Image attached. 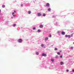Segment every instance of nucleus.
I'll return each instance as SVG.
<instances>
[{
  "label": "nucleus",
  "instance_id": "4be33fe9",
  "mask_svg": "<svg viewBox=\"0 0 74 74\" xmlns=\"http://www.w3.org/2000/svg\"><path fill=\"white\" fill-rule=\"evenodd\" d=\"M54 50H55V51H57L58 50V49L56 48H55L54 49Z\"/></svg>",
  "mask_w": 74,
  "mask_h": 74
},
{
  "label": "nucleus",
  "instance_id": "72a5a7b5",
  "mask_svg": "<svg viewBox=\"0 0 74 74\" xmlns=\"http://www.w3.org/2000/svg\"><path fill=\"white\" fill-rule=\"evenodd\" d=\"M1 9H0V14L1 13Z\"/></svg>",
  "mask_w": 74,
  "mask_h": 74
},
{
  "label": "nucleus",
  "instance_id": "dca6fc26",
  "mask_svg": "<svg viewBox=\"0 0 74 74\" xmlns=\"http://www.w3.org/2000/svg\"><path fill=\"white\" fill-rule=\"evenodd\" d=\"M36 55H39V53L38 52H36Z\"/></svg>",
  "mask_w": 74,
  "mask_h": 74
},
{
  "label": "nucleus",
  "instance_id": "c756f323",
  "mask_svg": "<svg viewBox=\"0 0 74 74\" xmlns=\"http://www.w3.org/2000/svg\"><path fill=\"white\" fill-rule=\"evenodd\" d=\"M23 4H21V7H23Z\"/></svg>",
  "mask_w": 74,
  "mask_h": 74
},
{
  "label": "nucleus",
  "instance_id": "aec40b11",
  "mask_svg": "<svg viewBox=\"0 0 74 74\" xmlns=\"http://www.w3.org/2000/svg\"><path fill=\"white\" fill-rule=\"evenodd\" d=\"M5 5H2V8H5Z\"/></svg>",
  "mask_w": 74,
  "mask_h": 74
},
{
  "label": "nucleus",
  "instance_id": "a211bd4d",
  "mask_svg": "<svg viewBox=\"0 0 74 74\" xmlns=\"http://www.w3.org/2000/svg\"><path fill=\"white\" fill-rule=\"evenodd\" d=\"M28 14H31V11H28Z\"/></svg>",
  "mask_w": 74,
  "mask_h": 74
},
{
  "label": "nucleus",
  "instance_id": "e433bc0d",
  "mask_svg": "<svg viewBox=\"0 0 74 74\" xmlns=\"http://www.w3.org/2000/svg\"><path fill=\"white\" fill-rule=\"evenodd\" d=\"M59 36H60V34H59Z\"/></svg>",
  "mask_w": 74,
  "mask_h": 74
},
{
  "label": "nucleus",
  "instance_id": "0eeeda50",
  "mask_svg": "<svg viewBox=\"0 0 74 74\" xmlns=\"http://www.w3.org/2000/svg\"><path fill=\"white\" fill-rule=\"evenodd\" d=\"M42 15V14H41L40 13H38V16H41Z\"/></svg>",
  "mask_w": 74,
  "mask_h": 74
},
{
  "label": "nucleus",
  "instance_id": "9d476101",
  "mask_svg": "<svg viewBox=\"0 0 74 74\" xmlns=\"http://www.w3.org/2000/svg\"><path fill=\"white\" fill-rule=\"evenodd\" d=\"M39 27H40V28H42V27H43V26L42 25H39Z\"/></svg>",
  "mask_w": 74,
  "mask_h": 74
},
{
  "label": "nucleus",
  "instance_id": "2f4dec72",
  "mask_svg": "<svg viewBox=\"0 0 74 74\" xmlns=\"http://www.w3.org/2000/svg\"><path fill=\"white\" fill-rule=\"evenodd\" d=\"M53 18H55V16H53Z\"/></svg>",
  "mask_w": 74,
  "mask_h": 74
},
{
  "label": "nucleus",
  "instance_id": "7ed1b4c3",
  "mask_svg": "<svg viewBox=\"0 0 74 74\" xmlns=\"http://www.w3.org/2000/svg\"><path fill=\"white\" fill-rule=\"evenodd\" d=\"M42 56H44V57H46L47 54H45V53H42Z\"/></svg>",
  "mask_w": 74,
  "mask_h": 74
},
{
  "label": "nucleus",
  "instance_id": "4c0bfd02",
  "mask_svg": "<svg viewBox=\"0 0 74 74\" xmlns=\"http://www.w3.org/2000/svg\"><path fill=\"white\" fill-rule=\"evenodd\" d=\"M49 44H47V45H49Z\"/></svg>",
  "mask_w": 74,
  "mask_h": 74
},
{
  "label": "nucleus",
  "instance_id": "c9c22d12",
  "mask_svg": "<svg viewBox=\"0 0 74 74\" xmlns=\"http://www.w3.org/2000/svg\"><path fill=\"white\" fill-rule=\"evenodd\" d=\"M12 19H13V18L12 17H11Z\"/></svg>",
  "mask_w": 74,
  "mask_h": 74
},
{
  "label": "nucleus",
  "instance_id": "4468645a",
  "mask_svg": "<svg viewBox=\"0 0 74 74\" xmlns=\"http://www.w3.org/2000/svg\"><path fill=\"white\" fill-rule=\"evenodd\" d=\"M42 16H46V14L45 13H44L43 14Z\"/></svg>",
  "mask_w": 74,
  "mask_h": 74
},
{
  "label": "nucleus",
  "instance_id": "a878e982",
  "mask_svg": "<svg viewBox=\"0 0 74 74\" xmlns=\"http://www.w3.org/2000/svg\"><path fill=\"white\" fill-rule=\"evenodd\" d=\"M57 33L58 34H59L60 33V31H58L57 32Z\"/></svg>",
  "mask_w": 74,
  "mask_h": 74
},
{
  "label": "nucleus",
  "instance_id": "f257e3e1",
  "mask_svg": "<svg viewBox=\"0 0 74 74\" xmlns=\"http://www.w3.org/2000/svg\"><path fill=\"white\" fill-rule=\"evenodd\" d=\"M16 10H14V12H13L12 13V14L13 15V16L14 17H15V15H14V14H15L14 13H16Z\"/></svg>",
  "mask_w": 74,
  "mask_h": 74
},
{
  "label": "nucleus",
  "instance_id": "393cba45",
  "mask_svg": "<svg viewBox=\"0 0 74 74\" xmlns=\"http://www.w3.org/2000/svg\"><path fill=\"white\" fill-rule=\"evenodd\" d=\"M36 27H33V30H36Z\"/></svg>",
  "mask_w": 74,
  "mask_h": 74
},
{
  "label": "nucleus",
  "instance_id": "bb28decb",
  "mask_svg": "<svg viewBox=\"0 0 74 74\" xmlns=\"http://www.w3.org/2000/svg\"><path fill=\"white\" fill-rule=\"evenodd\" d=\"M57 54L58 55H60V53L59 52H57Z\"/></svg>",
  "mask_w": 74,
  "mask_h": 74
},
{
  "label": "nucleus",
  "instance_id": "5701e85b",
  "mask_svg": "<svg viewBox=\"0 0 74 74\" xmlns=\"http://www.w3.org/2000/svg\"><path fill=\"white\" fill-rule=\"evenodd\" d=\"M59 58V56H58L57 55L56 56V58Z\"/></svg>",
  "mask_w": 74,
  "mask_h": 74
},
{
  "label": "nucleus",
  "instance_id": "412c9836",
  "mask_svg": "<svg viewBox=\"0 0 74 74\" xmlns=\"http://www.w3.org/2000/svg\"><path fill=\"white\" fill-rule=\"evenodd\" d=\"M51 62H53L54 61V59H51Z\"/></svg>",
  "mask_w": 74,
  "mask_h": 74
},
{
  "label": "nucleus",
  "instance_id": "f8f14e48",
  "mask_svg": "<svg viewBox=\"0 0 74 74\" xmlns=\"http://www.w3.org/2000/svg\"><path fill=\"white\" fill-rule=\"evenodd\" d=\"M64 64V63H63V62H60V64L61 65H63Z\"/></svg>",
  "mask_w": 74,
  "mask_h": 74
},
{
  "label": "nucleus",
  "instance_id": "58836bf2",
  "mask_svg": "<svg viewBox=\"0 0 74 74\" xmlns=\"http://www.w3.org/2000/svg\"><path fill=\"white\" fill-rule=\"evenodd\" d=\"M73 44L74 45V42H73Z\"/></svg>",
  "mask_w": 74,
  "mask_h": 74
},
{
  "label": "nucleus",
  "instance_id": "f03ea898",
  "mask_svg": "<svg viewBox=\"0 0 74 74\" xmlns=\"http://www.w3.org/2000/svg\"><path fill=\"white\" fill-rule=\"evenodd\" d=\"M18 42L20 43H21L22 42V39H21V38L19 39L18 40Z\"/></svg>",
  "mask_w": 74,
  "mask_h": 74
},
{
  "label": "nucleus",
  "instance_id": "473e14b6",
  "mask_svg": "<svg viewBox=\"0 0 74 74\" xmlns=\"http://www.w3.org/2000/svg\"><path fill=\"white\" fill-rule=\"evenodd\" d=\"M72 72H73V73H74V69L72 70Z\"/></svg>",
  "mask_w": 74,
  "mask_h": 74
},
{
  "label": "nucleus",
  "instance_id": "6ab92c4d",
  "mask_svg": "<svg viewBox=\"0 0 74 74\" xmlns=\"http://www.w3.org/2000/svg\"><path fill=\"white\" fill-rule=\"evenodd\" d=\"M38 33H40V32H41V31L40 29H38Z\"/></svg>",
  "mask_w": 74,
  "mask_h": 74
},
{
  "label": "nucleus",
  "instance_id": "f704fd0d",
  "mask_svg": "<svg viewBox=\"0 0 74 74\" xmlns=\"http://www.w3.org/2000/svg\"><path fill=\"white\" fill-rule=\"evenodd\" d=\"M60 52H62V51L60 50Z\"/></svg>",
  "mask_w": 74,
  "mask_h": 74
},
{
  "label": "nucleus",
  "instance_id": "1a4fd4ad",
  "mask_svg": "<svg viewBox=\"0 0 74 74\" xmlns=\"http://www.w3.org/2000/svg\"><path fill=\"white\" fill-rule=\"evenodd\" d=\"M55 25L56 26H59V24H58V23H57V22H56L55 23Z\"/></svg>",
  "mask_w": 74,
  "mask_h": 74
},
{
  "label": "nucleus",
  "instance_id": "cd10ccee",
  "mask_svg": "<svg viewBox=\"0 0 74 74\" xmlns=\"http://www.w3.org/2000/svg\"><path fill=\"white\" fill-rule=\"evenodd\" d=\"M60 57L61 58H62L63 57V56H62V55H61L60 56Z\"/></svg>",
  "mask_w": 74,
  "mask_h": 74
},
{
  "label": "nucleus",
  "instance_id": "6e6552de",
  "mask_svg": "<svg viewBox=\"0 0 74 74\" xmlns=\"http://www.w3.org/2000/svg\"><path fill=\"white\" fill-rule=\"evenodd\" d=\"M51 8H49L47 10L48 11H49V12H50L51 11Z\"/></svg>",
  "mask_w": 74,
  "mask_h": 74
},
{
  "label": "nucleus",
  "instance_id": "ddd939ff",
  "mask_svg": "<svg viewBox=\"0 0 74 74\" xmlns=\"http://www.w3.org/2000/svg\"><path fill=\"white\" fill-rule=\"evenodd\" d=\"M48 40V37H46L45 38V40L46 41H47Z\"/></svg>",
  "mask_w": 74,
  "mask_h": 74
},
{
  "label": "nucleus",
  "instance_id": "f3484780",
  "mask_svg": "<svg viewBox=\"0 0 74 74\" xmlns=\"http://www.w3.org/2000/svg\"><path fill=\"white\" fill-rule=\"evenodd\" d=\"M13 27H15L16 26V24H13Z\"/></svg>",
  "mask_w": 74,
  "mask_h": 74
},
{
  "label": "nucleus",
  "instance_id": "9b49d317",
  "mask_svg": "<svg viewBox=\"0 0 74 74\" xmlns=\"http://www.w3.org/2000/svg\"><path fill=\"white\" fill-rule=\"evenodd\" d=\"M41 46L42 47H44V48H45V47H44V45L43 44H42L41 45Z\"/></svg>",
  "mask_w": 74,
  "mask_h": 74
},
{
  "label": "nucleus",
  "instance_id": "2eb2a0df",
  "mask_svg": "<svg viewBox=\"0 0 74 74\" xmlns=\"http://www.w3.org/2000/svg\"><path fill=\"white\" fill-rule=\"evenodd\" d=\"M49 37L50 38H51V37H52V35L50 34L49 35Z\"/></svg>",
  "mask_w": 74,
  "mask_h": 74
},
{
  "label": "nucleus",
  "instance_id": "39448f33",
  "mask_svg": "<svg viewBox=\"0 0 74 74\" xmlns=\"http://www.w3.org/2000/svg\"><path fill=\"white\" fill-rule=\"evenodd\" d=\"M65 37L66 38H67V37H68L69 38H70V35H65Z\"/></svg>",
  "mask_w": 74,
  "mask_h": 74
},
{
  "label": "nucleus",
  "instance_id": "7c9ffc66",
  "mask_svg": "<svg viewBox=\"0 0 74 74\" xmlns=\"http://www.w3.org/2000/svg\"><path fill=\"white\" fill-rule=\"evenodd\" d=\"M71 49H73V47H71Z\"/></svg>",
  "mask_w": 74,
  "mask_h": 74
},
{
  "label": "nucleus",
  "instance_id": "20e7f679",
  "mask_svg": "<svg viewBox=\"0 0 74 74\" xmlns=\"http://www.w3.org/2000/svg\"><path fill=\"white\" fill-rule=\"evenodd\" d=\"M49 5H50V4L49 3H47L46 4V6L47 7H49Z\"/></svg>",
  "mask_w": 74,
  "mask_h": 74
},
{
  "label": "nucleus",
  "instance_id": "c85d7f7f",
  "mask_svg": "<svg viewBox=\"0 0 74 74\" xmlns=\"http://www.w3.org/2000/svg\"><path fill=\"white\" fill-rule=\"evenodd\" d=\"M66 72H69V70L68 69H67L66 70Z\"/></svg>",
  "mask_w": 74,
  "mask_h": 74
},
{
  "label": "nucleus",
  "instance_id": "b1692460",
  "mask_svg": "<svg viewBox=\"0 0 74 74\" xmlns=\"http://www.w3.org/2000/svg\"><path fill=\"white\" fill-rule=\"evenodd\" d=\"M73 34H72L71 35L70 37H73Z\"/></svg>",
  "mask_w": 74,
  "mask_h": 74
},
{
  "label": "nucleus",
  "instance_id": "423d86ee",
  "mask_svg": "<svg viewBox=\"0 0 74 74\" xmlns=\"http://www.w3.org/2000/svg\"><path fill=\"white\" fill-rule=\"evenodd\" d=\"M65 33H66L62 31L61 32V34L62 35H65Z\"/></svg>",
  "mask_w": 74,
  "mask_h": 74
}]
</instances>
